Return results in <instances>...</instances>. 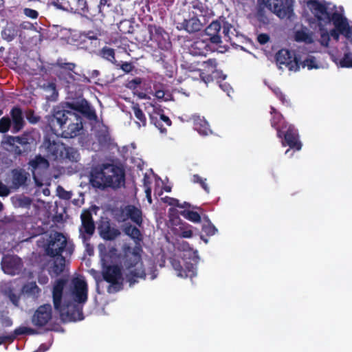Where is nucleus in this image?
I'll return each mask as SVG.
<instances>
[{"label": "nucleus", "mask_w": 352, "mask_h": 352, "mask_svg": "<svg viewBox=\"0 0 352 352\" xmlns=\"http://www.w3.org/2000/svg\"><path fill=\"white\" fill-rule=\"evenodd\" d=\"M23 267L19 257L13 255H8L1 261V267L6 274L14 275L19 274Z\"/></svg>", "instance_id": "obj_12"}, {"label": "nucleus", "mask_w": 352, "mask_h": 352, "mask_svg": "<svg viewBox=\"0 0 352 352\" xmlns=\"http://www.w3.org/2000/svg\"><path fill=\"white\" fill-rule=\"evenodd\" d=\"M102 57L109 61L113 62L115 60V53L114 50L111 48L104 47L102 50Z\"/></svg>", "instance_id": "obj_39"}, {"label": "nucleus", "mask_w": 352, "mask_h": 352, "mask_svg": "<svg viewBox=\"0 0 352 352\" xmlns=\"http://www.w3.org/2000/svg\"><path fill=\"white\" fill-rule=\"evenodd\" d=\"M102 276L104 280L109 284L107 291L113 293L118 291L121 287V272L117 266L103 265Z\"/></svg>", "instance_id": "obj_7"}, {"label": "nucleus", "mask_w": 352, "mask_h": 352, "mask_svg": "<svg viewBox=\"0 0 352 352\" xmlns=\"http://www.w3.org/2000/svg\"><path fill=\"white\" fill-rule=\"evenodd\" d=\"M297 41H302L310 43L313 41L312 35L305 30L297 31L295 35Z\"/></svg>", "instance_id": "obj_34"}, {"label": "nucleus", "mask_w": 352, "mask_h": 352, "mask_svg": "<svg viewBox=\"0 0 352 352\" xmlns=\"http://www.w3.org/2000/svg\"><path fill=\"white\" fill-rule=\"evenodd\" d=\"M41 150L51 160H63L65 156V145L59 140L54 139H45L41 146Z\"/></svg>", "instance_id": "obj_8"}, {"label": "nucleus", "mask_w": 352, "mask_h": 352, "mask_svg": "<svg viewBox=\"0 0 352 352\" xmlns=\"http://www.w3.org/2000/svg\"><path fill=\"white\" fill-rule=\"evenodd\" d=\"M206 179H203L198 175H194L192 182L194 183H199L206 192H209V187L206 183Z\"/></svg>", "instance_id": "obj_41"}, {"label": "nucleus", "mask_w": 352, "mask_h": 352, "mask_svg": "<svg viewBox=\"0 0 352 352\" xmlns=\"http://www.w3.org/2000/svg\"><path fill=\"white\" fill-rule=\"evenodd\" d=\"M118 219L119 221L122 222L130 219L137 225L140 226L142 222V211L134 206H126L121 209Z\"/></svg>", "instance_id": "obj_11"}, {"label": "nucleus", "mask_w": 352, "mask_h": 352, "mask_svg": "<svg viewBox=\"0 0 352 352\" xmlns=\"http://www.w3.org/2000/svg\"><path fill=\"white\" fill-rule=\"evenodd\" d=\"M141 82V78H135L131 80H129L126 84V87L131 89H135Z\"/></svg>", "instance_id": "obj_49"}, {"label": "nucleus", "mask_w": 352, "mask_h": 352, "mask_svg": "<svg viewBox=\"0 0 352 352\" xmlns=\"http://www.w3.org/2000/svg\"><path fill=\"white\" fill-rule=\"evenodd\" d=\"M9 298H10V300H11V302L16 306L18 305V303H19V296L13 294V293H10L9 294Z\"/></svg>", "instance_id": "obj_54"}, {"label": "nucleus", "mask_w": 352, "mask_h": 352, "mask_svg": "<svg viewBox=\"0 0 352 352\" xmlns=\"http://www.w3.org/2000/svg\"><path fill=\"white\" fill-rule=\"evenodd\" d=\"M339 65L342 67H352L351 54L350 53L345 54L344 56L340 60Z\"/></svg>", "instance_id": "obj_38"}, {"label": "nucleus", "mask_w": 352, "mask_h": 352, "mask_svg": "<svg viewBox=\"0 0 352 352\" xmlns=\"http://www.w3.org/2000/svg\"><path fill=\"white\" fill-rule=\"evenodd\" d=\"M133 257L134 260L136 261V263L133 266H131L129 268L128 274L130 285L135 282V280L132 281L133 278H144L147 275L149 276V278L151 280H153L157 276V274L153 270H151L150 272L146 274L144 273V272L142 270V263L139 262V256L134 254Z\"/></svg>", "instance_id": "obj_14"}, {"label": "nucleus", "mask_w": 352, "mask_h": 352, "mask_svg": "<svg viewBox=\"0 0 352 352\" xmlns=\"http://www.w3.org/2000/svg\"><path fill=\"white\" fill-rule=\"evenodd\" d=\"M122 69L126 72H130L132 70V65L126 63L122 65Z\"/></svg>", "instance_id": "obj_62"}, {"label": "nucleus", "mask_w": 352, "mask_h": 352, "mask_svg": "<svg viewBox=\"0 0 352 352\" xmlns=\"http://www.w3.org/2000/svg\"><path fill=\"white\" fill-rule=\"evenodd\" d=\"M133 110L135 118L140 121L139 122H137L138 126H140L141 124L142 126H145L146 123V119L142 111L137 105L133 106Z\"/></svg>", "instance_id": "obj_36"}, {"label": "nucleus", "mask_w": 352, "mask_h": 352, "mask_svg": "<svg viewBox=\"0 0 352 352\" xmlns=\"http://www.w3.org/2000/svg\"><path fill=\"white\" fill-rule=\"evenodd\" d=\"M9 298H10V300H11V302L16 306L18 305V303H19V296L13 294V293H10L9 294Z\"/></svg>", "instance_id": "obj_55"}, {"label": "nucleus", "mask_w": 352, "mask_h": 352, "mask_svg": "<svg viewBox=\"0 0 352 352\" xmlns=\"http://www.w3.org/2000/svg\"><path fill=\"white\" fill-rule=\"evenodd\" d=\"M123 231L126 235L129 236L135 241H140L142 239L140 230L131 225L124 226L123 228Z\"/></svg>", "instance_id": "obj_32"}, {"label": "nucleus", "mask_w": 352, "mask_h": 352, "mask_svg": "<svg viewBox=\"0 0 352 352\" xmlns=\"http://www.w3.org/2000/svg\"><path fill=\"white\" fill-rule=\"evenodd\" d=\"M72 3L80 11L85 12L87 10V2L85 0H71Z\"/></svg>", "instance_id": "obj_40"}, {"label": "nucleus", "mask_w": 352, "mask_h": 352, "mask_svg": "<svg viewBox=\"0 0 352 352\" xmlns=\"http://www.w3.org/2000/svg\"><path fill=\"white\" fill-rule=\"evenodd\" d=\"M274 91L276 94V95L280 98L283 102H287L285 96L283 94V93L278 88L275 89Z\"/></svg>", "instance_id": "obj_58"}, {"label": "nucleus", "mask_w": 352, "mask_h": 352, "mask_svg": "<svg viewBox=\"0 0 352 352\" xmlns=\"http://www.w3.org/2000/svg\"><path fill=\"white\" fill-rule=\"evenodd\" d=\"M299 61L298 56H296L292 60V54L287 50H281L276 54V62L280 69L281 65H284L289 70L296 72L299 69Z\"/></svg>", "instance_id": "obj_10"}, {"label": "nucleus", "mask_w": 352, "mask_h": 352, "mask_svg": "<svg viewBox=\"0 0 352 352\" xmlns=\"http://www.w3.org/2000/svg\"><path fill=\"white\" fill-rule=\"evenodd\" d=\"M53 4L58 9L72 13H78V9L72 3L71 0H56Z\"/></svg>", "instance_id": "obj_27"}, {"label": "nucleus", "mask_w": 352, "mask_h": 352, "mask_svg": "<svg viewBox=\"0 0 352 352\" xmlns=\"http://www.w3.org/2000/svg\"><path fill=\"white\" fill-rule=\"evenodd\" d=\"M182 246V252L171 258V265L177 276L192 278L197 274L195 266L199 261L197 251L193 250L186 243Z\"/></svg>", "instance_id": "obj_5"}, {"label": "nucleus", "mask_w": 352, "mask_h": 352, "mask_svg": "<svg viewBox=\"0 0 352 352\" xmlns=\"http://www.w3.org/2000/svg\"><path fill=\"white\" fill-rule=\"evenodd\" d=\"M24 14L30 19H36L38 16V13L36 10L30 8H25L23 10Z\"/></svg>", "instance_id": "obj_47"}, {"label": "nucleus", "mask_w": 352, "mask_h": 352, "mask_svg": "<svg viewBox=\"0 0 352 352\" xmlns=\"http://www.w3.org/2000/svg\"><path fill=\"white\" fill-rule=\"evenodd\" d=\"M223 33L224 38L227 41L234 42V39L238 36L239 32L236 29L228 22H225L223 25Z\"/></svg>", "instance_id": "obj_26"}, {"label": "nucleus", "mask_w": 352, "mask_h": 352, "mask_svg": "<svg viewBox=\"0 0 352 352\" xmlns=\"http://www.w3.org/2000/svg\"><path fill=\"white\" fill-rule=\"evenodd\" d=\"M30 165L32 167V172L36 185L38 186H42L43 184L38 179V175H41L48 168L49 163L47 160L41 156H37L30 162Z\"/></svg>", "instance_id": "obj_15"}, {"label": "nucleus", "mask_w": 352, "mask_h": 352, "mask_svg": "<svg viewBox=\"0 0 352 352\" xmlns=\"http://www.w3.org/2000/svg\"><path fill=\"white\" fill-rule=\"evenodd\" d=\"M329 40V34L328 33H322L321 35V43L323 45L327 46V45H328Z\"/></svg>", "instance_id": "obj_56"}, {"label": "nucleus", "mask_w": 352, "mask_h": 352, "mask_svg": "<svg viewBox=\"0 0 352 352\" xmlns=\"http://www.w3.org/2000/svg\"><path fill=\"white\" fill-rule=\"evenodd\" d=\"M51 128L58 126L63 131L65 138H72L80 134L82 129V118L80 116L72 111H68L56 107L53 114L47 118Z\"/></svg>", "instance_id": "obj_2"}, {"label": "nucleus", "mask_w": 352, "mask_h": 352, "mask_svg": "<svg viewBox=\"0 0 352 352\" xmlns=\"http://www.w3.org/2000/svg\"><path fill=\"white\" fill-rule=\"evenodd\" d=\"M203 230L208 235H214L217 231L214 226L210 223L207 225H204L203 227Z\"/></svg>", "instance_id": "obj_45"}, {"label": "nucleus", "mask_w": 352, "mask_h": 352, "mask_svg": "<svg viewBox=\"0 0 352 352\" xmlns=\"http://www.w3.org/2000/svg\"><path fill=\"white\" fill-rule=\"evenodd\" d=\"M65 280H57L53 288V300L56 309L58 310L64 320L77 321L83 319L82 306L87 300V285L82 277L74 278L69 289L63 296L62 292Z\"/></svg>", "instance_id": "obj_1"}, {"label": "nucleus", "mask_w": 352, "mask_h": 352, "mask_svg": "<svg viewBox=\"0 0 352 352\" xmlns=\"http://www.w3.org/2000/svg\"><path fill=\"white\" fill-rule=\"evenodd\" d=\"M74 67H75V65L74 63H68L61 64V68L63 69H65V70H67L69 72L73 71Z\"/></svg>", "instance_id": "obj_53"}, {"label": "nucleus", "mask_w": 352, "mask_h": 352, "mask_svg": "<svg viewBox=\"0 0 352 352\" xmlns=\"http://www.w3.org/2000/svg\"><path fill=\"white\" fill-rule=\"evenodd\" d=\"M10 194V189L0 182V196H8Z\"/></svg>", "instance_id": "obj_51"}, {"label": "nucleus", "mask_w": 352, "mask_h": 352, "mask_svg": "<svg viewBox=\"0 0 352 352\" xmlns=\"http://www.w3.org/2000/svg\"><path fill=\"white\" fill-rule=\"evenodd\" d=\"M52 319V307L50 305L40 306L32 316V323L38 327L45 325Z\"/></svg>", "instance_id": "obj_13"}, {"label": "nucleus", "mask_w": 352, "mask_h": 352, "mask_svg": "<svg viewBox=\"0 0 352 352\" xmlns=\"http://www.w3.org/2000/svg\"><path fill=\"white\" fill-rule=\"evenodd\" d=\"M98 140L100 144H105L109 140V135L106 129H102L97 134Z\"/></svg>", "instance_id": "obj_43"}, {"label": "nucleus", "mask_w": 352, "mask_h": 352, "mask_svg": "<svg viewBox=\"0 0 352 352\" xmlns=\"http://www.w3.org/2000/svg\"><path fill=\"white\" fill-rule=\"evenodd\" d=\"M162 199L164 203H167L169 205L177 206L180 208L184 207V206L179 205V201L176 199L168 197H165L164 198H162Z\"/></svg>", "instance_id": "obj_48"}, {"label": "nucleus", "mask_w": 352, "mask_h": 352, "mask_svg": "<svg viewBox=\"0 0 352 352\" xmlns=\"http://www.w3.org/2000/svg\"><path fill=\"white\" fill-rule=\"evenodd\" d=\"M307 8L320 21V24H331L335 27V30H331V36L336 40L338 39L339 34H343L346 38H350L349 26L346 19L340 13L335 12L331 16L327 12L326 8L317 0H309L307 2Z\"/></svg>", "instance_id": "obj_3"}, {"label": "nucleus", "mask_w": 352, "mask_h": 352, "mask_svg": "<svg viewBox=\"0 0 352 352\" xmlns=\"http://www.w3.org/2000/svg\"><path fill=\"white\" fill-rule=\"evenodd\" d=\"M46 91H49L52 93V96L56 92L55 85L53 83H47L45 88Z\"/></svg>", "instance_id": "obj_59"}, {"label": "nucleus", "mask_w": 352, "mask_h": 352, "mask_svg": "<svg viewBox=\"0 0 352 352\" xmlns=\"http://www.w3.org/2000/svg\"><path fill=\"white\" fill-rule=\"evenodd\" d=\"M58 196L64 199H69L72 197V192L65 190L63 187L58 186L56 189Z\"/></svg>", "instance_id": "obj_42"}, {"label": "nucleus", "mask_w": 352, "mask_h": 352, "mask_svg": "<svg viewBox=\"0 0 352 352\" xmlns=\"http://www.w3.org/2000/svg\"><path fill=\"white\" fill-rule=\"evenodd\" d=\"M214 48L208 43V39L197 38L190 47V53L193 56H206Z\"/></svg>", "instance_id": "obj_16"}, {"label": "nucleus", "mask_w": 352, "mask_h": 352, "mask_svg": "<svg viewBox=\"0 0 352 352\" xmlns=\"http://www.w3.org/2000/svg\"><path fill=\"white\" fill-rule=\"evenodd\" d=\"M26 180L25 173L23 170L12 171V186L15 188L23 185Z\"/></svg>", "instance_id": "obj_30"}, {"label": "nucleus", "mask_w": 352, "mask_h": 352, "mask_svg": "<svg viewBox=\"0 0 352 352\" xmlns=\"http://www.w3.org/2000/svg\"><path fill=\"white\" fill-rule=\"evenodd\" d=\"M181 234L184 238H190L192 235V232L190 230H184Z\"/></svg>", "instance_id": "obj_63"}, {"label": "nucleus", "mask_w": 352, "mask_h": 352, "mask_svg": "<svg viewBox=\"0 0 352 352\" xmlns=\"http://www.w3.org/2000/svg\"><path fill=\"white\" fill-rule=\"evenodd\" d=\"M67 256H56V259L54 261L53 265L50 270V273L52 275L58 276L63 272L65 267V258Z\"/></svg>", "instance_id": "obj_24"}, {"label": "nucleus", "mask_w": 352, "mask_h": 352, "mask_svg": "<svg viewBox=\"0 0 352 352\" xmlns=\"http://www.w3.org/2000/svg\"><path fill=\"white\" fill-rule=\"evenodd\" d=\"M82 228L81 232H85L88 234H92L95 230L94 223L93 221L91 214L89 211H84L81 214Z\"/></svg>", "instance_id": "obj_22"}, {"label": "nucleus", "mask_w": 352, "mask_h": 352, "mask_svg": "<svg viewBox=\"0 0 352 352\" xmlns=\"http://www.w3.org/2000/svg\"><path fill=\"white\" fill-rule=\"evenodd\" d=\"M145 192H146V197H147L148 201L151 204L152 202V200H151V190L150 188H147V189H146Z\"/></svg>", "instance_id": "obj_64"}, {"label": "nucleus", "mask_w": 352, "mask_h": 352, "mask_svg": "<svg viewBox=\"0 0 352 352\" xmlns=\"http://www.w3.org/2000/svg\"><path fill=\"white\" fill-rule=\"evenodd\" d=\"M160 119H161V120L164 122L166 124L167 126H170L171 125V121L169 119V118L166 116H164V114H160Z\"/></svg>", "instance_id": "obj_60"}, {"label": "nucleus", "mask_w": 352, "mask_h": 352, "mask_svg": "<svg viewBox=\"0 0 352 352\" xmlns=\"http://www.w3.org/2000/svg\"><path fill=\"white\" fill-rule=\"evenodd\" d=\"M18 26L20 27V28H21L20 30H34V26L33 25V24L30 22H28V21H24V22L21 23Z\"/></svg>", "instance_id": "obj_50"}, {"label": "nucleus", "mask_w": 352, "mask_h": 352, "mask_svg": "<svg viewBox=\"0 0 352 352\" xmlns=\"http://www.w3.org/2000/svg\"><path fill=\"white\" fill-rule=\"evenodd\" d=\"M270 37L267 34H261L258 36L257 40L261 44H265L268 42Z\"/></svg>", "instance_id": "obj_52"}, {"label": "nucleus", "mask_w": 352, "mask_h": 352, "mask_svg": "<svg viewBox=\"0 0 352 352\" xmlns=\"http://www.w3.org/2000/svg\"><path fill=\"white\" fill-rule=\"evenodd\" d=\"M182 215L194 223H199L201 221V217L197 212L184 210L182 212Z\"/></svg>", "instance_id": "obj_35"}, {"label": "nucleus", "mask_w": 352, "mask_h": 352, "mask_svg": "<svg viewBox=\"0 0 352 352\" xmlns=\"http://www.w3.org/2000/svg\"><path fill=\"white\" fill-rule=\"evenodd\" d=\"M221 30V25L217 21L212 22L205 30L206 35L208 36L207 38L210 40L213 45H218L221 43V39L219 35Z\"/></svg>", "instance_id": "obj_18"}, {"label": "nucleus", "mask_w": 352, "mask_h": 352, "mask_svg": "<svg viewBox=\"0 0 352 352\" xmlns=\"http://www.w3.org/2000/svg\"><path fill=\"white\" fill-rule=\"evenodd\" d=\"M285 141L291 148H295L297 151L301 149L302 144L298 141V134L297 130L292 125L288 126L285 135Z\"/></svg>", "instance_id": "obj_17"}, {"label": "nucleus", "mask_w": 352, "mask_h": 352, "mask_svg": "<svg viewBox=\"0 0 352 352\" xmlns=\"http://www.w3.org/2000/svg\"><path fill=\"white\" fill-rule=\"evenodd\" d=\"M267 7L279 18L289 17L292 12V0H263Z\"/></svg>", "instance_id": "obj_9"}, {"label": "nucleus", "mask_w": 352, "mask_h": 352, "mask_svg": "<svg viewBox=\"0 0 352 352\" xmlns=\"http://www.w3.org/2000/svg\"><path fill=\"white\" fill-rule=\"evenodd\" d=\"M26 118L32 124H35L39 120V117L35 116L34 111L32 110H29L26 112Z\"/></svg>", "instance_id": "obj_46"}, {"label": "nucleus", "mask_w": 352, "mask_h": 352, "mask_svg": "<svg viewBox=\"0 0 352 352\" xmlns=\"http://www.w3.org/2000/svg\"><path fill=\"white\" fill-rule=\"evenodd\" d=\"M191 120L193 122L194 128L201 135H208L212 133L209 128L208 123L204 117L197 115L192 116Z\"/></svg>", "instance_id": "obj_20"}, {"label": "nucleus", "mask_w": 352, "mask_h": 352, "mask_svg": "<svg viewBox=\"0 0 352 352\" xmlns=\"http://www.w3.org/2000/svg\"><path fill=\"white\" fill-rule=\"evenodd\" d=\"M10 126L11 120L8 117H3L0 119V133H6Z\"/></svg>", "instance_id": "obj_37"}, {"label": "nucleus", "mask_w": 352, "mask_h": 352, "mask_svg": "<svg viewBox=\"0 0 352 352\" xmlns=\"http://www.w3.org/2000/svg\"><path fill=\"white\" fill-rule=\"evenodd\" d=\"M98 249L103 265H107L113 258L116 256L117 250L112 246L99 245Z\"/></svg>", "instance_id": "obj_21"}, {"label": "nucleus", "mask_w": 352, "mask_h": 352, "mask_svg": "<svg viewBox=\"0 0 352 352\" xmlns=\"http://www.w3.org/2000/svg\"><path fill=\"white\" fill-rule=\"evenodd\" d=\"M298 58H300L299 67L300 66L302 68L307 67L308 69L319 68L318 63L314 56L308 55L303 59L300 56H298Z\"/></svg>", "instance_id": "obj_28"}, {"label": "nucleus", "mask_w": 352, "mask_h": 352, "mask_svg": "<svg viewBox=\"0 0 352 352\" xmlns=\"http://www.w3.org/2000/svg\"><path fill=\"white\" fill-rule=\"evenodd\" d=\"M16 25L12 23H8L2 30V38L7 41H12L17 36Z\"/></svg>", "instance_id": "obj_25"}, {"label": "nucleus", "mask_w": 352, "mask_h": 352, "mask_svg": "<svg viewBox=\"0 0 352 352\" xmlns=\"http://www.w3.org/2000/svg\"><path fill=\"white\" fill-rule=\"evenodd\" d=\"M10 116L12 118V131L13 133H17L23 129L25 124L22 111L18 107H14L10 111Z\"/></svg>", "instance_id": "obj_19"}, {"label": "nucleus", "mask_w": 352, "mask_h": 352, "mask_svg": "<svg viewBox=\"0 0 352 352\" xmlns=\"http://www.w3.org/2000/svg\"><path fill=\"white\" fill-rule=\"evenodd\" d=\"M201 27V23L196 16H192L188 19H184V21L180 24V28L185 30L188 32L199 31Z\"/></svg>", "instance_id": "obj_23"}, {"label": "nucleus", "mask_w": 352, "mask_h": 352, "mask_svg": "<svg viewBox=\"0 0 352 352\" xmlns=\"http://www.w3.org/2000/svg\"><path fill=\"white\" fill-rule=\"evenodd\" d=\"M36 331L30 327H21L15 330V333L18 335L21 334H35Z\"/></svg>", "instance_id": "obj_44"}, {"label": "nucleus", "mask_w": 352, "mask_h": 352, "mask_svg": "<svg viewBox=\"0 0 352 352\" xmlns=\"http://www.w3.org/2000/svg\"><path fill=\"white\" fill-rule=\"evenodd\" d=\"M16 29H18V30H17V36H19V37L21 40L22 39H25V30H20L21 28L18 25H16Z\"/></svg>", "instance_id": "obj_61"}, {"label": "nucleus", "mask_w": 352, "mask_h": 352, "mask_svg": "<svg viewBox=\"0 0 352 352\" xmlns=\"http://www.w3.org/2000/svg\"><path fill=\"white\" fill-rule=\"evenodd\" d=\"M90 182L96 188H118L124 183V173L113 164H102L92 170Z\"/></svg>", "instance_id": "obj_4"}, {"label": "nucleus", "mask_w": 352, "mask_h": 352, "mask_svg": "<svg viewBox=\"0 0 352 352\" xmlns=\"http://www.w3.org/2000/svg\"><path fill=\"white\" fill-rule=\"evenodd\" d=\"M155 96L156 97V98L157 99H162L164 98L165 96V92L164 90L162 89H157L156 87H155Z\"/></svg>", "instance_id": "obj_57"}, {"label": "nucleus", "mask_w": 352, "mask_h": 352, "mask_svg": "<svg viewBox=\"0 0 352 352\" xmlns=\"http://www.w3.org/2000/svg\"><path fill=\"white\" fill-rule=\"evenodd\" d=\"M65 156L63 159H67L72 162H77L79 160L80 155L76 148L72 147H66L65 146Z\"/></svg>", "instance_id": "obj_33"}, {"label": "nucleus", "mask_w": 352, "mask_h": 352, "mask_svg": "<svg viewBox=\"0 0 352 352\" xmlns=\"http://www.w3.org/2000/svg\"><path fill=\"white\" fill-rule=\"evenodd\" d=\"M100 232L101 236L107 240H113L118 236L120 234L118 230L111 228L109 226L101 227Z\"/></svg>", "instance_id": "obj_29"}, {"label": "nucleus", "mask_w": 352, "mask_h": 352, "mask_svg": "<svg viewBox=\"0 0 352 352\" xmlns=\"http://www.w3.org/2000/svg\"><path fill=\"white\" fill-rule=\"evenodd\" d=\"M23 292L30 297L37 298L41 292V289L35 283H30L23 286Z\"/></svg>", "instance_id": "obj_31"}, {"label": "nucleus", "mask_w": 352, "mask_h": 352, "mask_svg": "<svg viewBox=\"0 0 352 352\" xmlns=\"http://www.w3.org/2000/svg\"><path fill=\"white\" fill-rule=\"evenodd\" d=\"M74 251L73 245L68 242L66 237L58 232L50 235L46 248L47 254L51 256H70Z\"/></svg>", "instance_id": "obj_6"}]
</instances>
